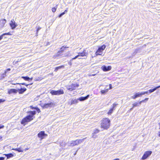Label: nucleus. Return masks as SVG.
<instances>
[{"instance_id": "nucleus-1", "label": "nucleus", "mask_w": 160, "mask_h": 160, "mask_svg": "<svg viewBox=\"0 0 160 160\" xmlns=\"http://www.w3.org/2000/svg\"><path fill=\"white\" fill-rule=\"evenodd\" d=\"M29 115H27L21 121V123L22 124L25 125L27 124L28 122L32 121L35 118L34 116L36 114L35 111H29L27 112Z\"/></svg>"}, {"instance_id": "nucleus-2", "label": "nucleus", "mask_w": 160, "mask_h": 160, "mask_svg": "<svg viewBox=\"0 0 160 160\" xmlns=\"http://www.w3.org/2000/svg\"><path fill=\"white\" fill-rule=\"evenodd\" d=\"M44 103L40 101V102L39 104L40 105L43 109L47 108H50L55 105L54 103L52 102V100L49 98H46L44 100Z\"/></svg>"}, {"instance_id": "nucleus-3", "label": "nucleus", "mask_w": 160, "mask_h": 160, "mask_svg": "<svg viewBox=\"0 0 160 160\" xmlns=\"http://www.w3.org/2000/svg\"><path fill=\"white\" fill-rule=\"evenodd\" d=\"M111 121L107 118H103L101 121L100 127L104 130H107L110 126Z\"/></svg>"}, {"instance_id": "nucleus-4", "label": "nucleus", "mask_w": 160, "mask_h": 160, "mask_svg": "<svg viewBox=\"0 0 160 160\" xmlns=\"http://www.w3.org/2000/svg\"><path fill=\"white\" fill-rule=\"evenodd\" d=\"M69 48L68 47L66 46H63L60 48V50L58 51L56 54L54 55L53 57L56 58L61 56L62 55V53L67 48Z\"/></svg>"}, {"instance_id": "nucleus-5", "label": "nucleus", "mask_w": 160, "mask_h": 160, "mask_svg": "<svg viewBox=\"0 0 160 160\" xmlns=\"http://www.w3.org/2000/svg\"><path fill=\"white\" fill-rule=\"evenodd\" d=\"M79 86V84L78 83H72L71 84L68 85L67 87L68 90L70 91H72L76 89Z\"/></svg>"}, {"instance_id": "nucleus-6", "label": "nucleus", "mask_w": 160, "mask_h": 160, "mask_svg": "<svg viewBox=\"0 0 160 160\" xmlns=\"http://www.w3.org/2000/svg\"><path fill=\"white\" fill-rule=\"evenodd\" d=\"M50 93L52 95H59L63 94L64 92L63 89H60L57 91L52 90L50 91Z\"/></svg>"}, {"instance_id": "nucleus-7", "label": "nucleus", "mask_w": 160, "mask_h": 160, "mask_svg": "<svg viewBox=\"0 0 160 160\" xmlns=\"http://www.w3.org/2000/svg\"><path fill=\"white\" fill-rule=\"evenodd\" d=\"M106 47L105 45H103L100 47L99 48L96 52L95 54L96 55H101L102 54L103 51L105 49Z\"/></svg>"}, {"instance_id": "nucleus-8", "label": "nucleus", "mask_w": 160, "mask_h": 160, "mask_svg": "<svg viewBox=\"0 0 160 160\" xmlns=\"http://www.w3.org/2000/svg\"><path fill=\"white\" fill-rule=\"evenodd\" d=\"M86 138H83L82 139H77L73 141L70 144L71 146H73L77 145L79 143L82 142Z\"/></svg>"}, {"instance_id": "nucleus-9", "label": "nucleus", "mask_w": 160, "mask_h": 160, "mask_svg": "<svg viewBox=\"0 0 160 160\" xmlns=\"http://www.w3.org/2000/svg\"><path fill=\"white\" fill-rule=\"evenodd\" d=\"M152 153V151H147L145 152L141 158V159L144 160L146 159Z\"/></svg>"}, {"instance_id": "nucleus-10", "label": "nucleus", "mask_w": 160, "mask_h": 160, "mask_svg": "<svg viewBox=\"0 0 160 160\" xmlns=\"http://www.w3.org/2000/svg\"><path fill=\"white\" fill-rule=\"evenodd\" d=\"M9 25L12 29H14L18 26L13 19L10 21Z\"/></svg>"}, {"instance_id": "nucleus-11", "label": "nucleus", "mask_w": 160, "mask_h": 160, "mask_svg": "<svg viewBox=\"0 0 160 160\" xmlns=\"http://www.w3.org/2000/svg\"><path fill=\"white\" fill-rule=\"evenodd\" d=\"M47 134L45 133L44 131H41L38 134V136L40 138L41 140L42 139L44 136H47Z\"/></svg>"}, {"instance_id": "nucleus-12", "label": "nucleus", "mask_w": 160, "mask_h": 160, "mask_svg": "<svg viewBox=\"0 0 160 160\" xmlns=\"http://www.w3.org/2000/svg\"><path fill=\"white\" fill-rule=\"evenodd\" d=\"M18 90L15 88H11L8 90V93L9 94H15L17 93Z\"/></svg>"}, {"instance_id": "nucleus-13", "label": "nucleus", "mask_w": 160, "mask_h": 160, "mask_svg": "<svg viewBox=\"0 0 160 160\" xmlns=\"http://www.w3.org/2000/svg\"><path fill=\"white\" fill-rule=\"evenodd\" d=\"M102 69L104 72H106L111 70L112 67L111 66H109L107 67L105 65L103 66L102 68Z\"/></svg>"}, {"instance_id": "nucleus-14", "label": "nucleus", "mask_w": 160, "mask_h": 160, "mask_svg": "<svg viewBox=\"0 0 160 160\" xmlns=\"http://www.w3.org/2000/svg\"><path fill=\"white\" fill-rule=\"evenodd\" d=\"M88 54L86 52V50L84 49L83 50L82 52H79L78 53V56L84 57L87 56Z\"/></svg>"}, {"instance_id": "nucleus-15", "label": "nucleus", "mask_w": 160, "mask_h": 160, "mask_svg": "<svg viewBox=\"0 0 160 160\" xmlns=\"http://www.w3.org/2000/svg\"><path fill=\"white\" fill-rule=\"evenodd\" d=\"M142 95L141 92L140 93H136L132 97V98L133 99H135L138 97H141Z\"/></svg>"}, {"instance_id": "nucleus-16", "label": "nucleus", "mask_w": 160, "mask_h": 160, "mask_svg": "<svg viewBox=\"0 0 160 160\" xmlns=\"http://www.w3.org/2000/svg\"><path fill=\"white\" fill-rule=\"evenodd\" d=\"M6 22V20L5 19H1L0 21V26L3 27Z\"/></svg>"}, {"instance_id": "nucleus-17", "label": "nucleus", "mask_w": 160, "mask_h": 160, "mask_svg": "<svg viewBox=\"0 0 160 160\" xmlns=\"http://www.w3.org/2000/svg\"><path fill=\"white\" fill-rule=\"evenodd\" d=\"M27 90V89L26 88H21L19 89L18 90V92L19 94H23L25 91Z\"/></svg>"}, {"instance_id": "nucleus-18", "label": "nucleus", "mask_w": 160, "mask_h": 160, "mask_svg": "<svg viewBox=\"0 0 160 160\" xmlns=\"http://www.w3.org/2000/svg\"><path fill=\"white\" fill-rule=\"evenodd\" d=\"M141 103H139V102H135L133 104H132V108H131L130 109V110H131L133 108L138 106Z\"/></svg>"}, {"instance_id": "nucleus-19", "label": "nucleus", "mask_w": 160, "mask_h": 160, "mask_svg": "<svg viewBox=\"0 0 160 160\" xmlns=\"http://www.w3.org/2000/svg\"><path fill=\"white\" fill-rule=\"evenodd\" d=\"M89 95H88L85 97H81L79 98L78 100L80 101H84L86 99L89 97Z\"/></svg>"}, {"instance_id": "nucleus-20", "label": "nucleus", "mask_w": 160, "mask_h": 160, "mask_svg": "<svg viewBox=\"0 0 160 160\" xmlns=\"http://www.w3.org/2000/svg\"><path fill=\"white\" fill-rule=\"evenodd\" d=\"M12 149L15 151H17L18 152H22L24 151V150L22 149L21 148H13Z\"/></svg>"}, {"instance_id": "nucleus-21", "label": "nucleus", "mask_w": 160, "mask_h": 160, "mask_svg": "<svg viewBox=\"0 0 160 160\" xmlns=\"http://www.w3.org/2000/svg\"><path fill=\"white\" fill-rule=\"evenodd\" d=\"M12 34H11V32H8L7 33H5L2 34V35L0 36V40H1L2 38V37L4 35H11Z\"/></svg>"}, {"instance_id": "nucleus-22", "label": "nucleus", "mask_w": 160, "mask_h": 160, "mask_svg": "<svg viewBox=\"0 0 160 160\" xmlns=\"http://www.w3.org/2000/svg\"><path fill=\"white\" fill-rule=\"evenodd\" d=\"M159 88H160V85L159 86L156 87L155 88H154L153 89L149 90H148V92L150 93H152V92H153L155 90H156L157 89H158Z\"/></svg>"}, {"instance_id": "nucleus-23", "label": "nucleus", "mask_w": 160, "mask_h": 160, "mask_svg": "<svg viewBox=\"0 0 160 160\" xmlns=\"http://www.w3.org/2000/svg\"><path fill=\"white\" fill-rule=\"evenodd\" d=\"M64 67V65H62L61 66L57 67L55 68L54 71L56 72L59 69H60L62 68H63Z\"/></svg>"}, {"instance_id": "nucleus-24", "label": "nucleus", "mask_w": 160, "mask_h": 160, "mask_svg": "<svg viewBox=\"0 0 160 160\" xmlns=\"http://www.w3.org/2000/svg\"><path fill=\"white\" fill-rule=\"evenodd\" d=\"M4 155H5V156H6V157L8 159L11 158H12L13 156V155L11 153H10L7 154H5Z\"/></svg>"}, {"instance_id": "nucleus-25", "label": "nucleus", "mask_w": 160, "mask_h": 160, "mask_svg": "<svg viewBox=\"0 0 160 160\" xmlns=\"http://www.w3.org/2000/svg\"><path fill=\"white\" fill-rule=\"evenodd\" d=\"M22 78H23L25 81H29L30 79L32 80L33 79L32 78H30L29 77L27 76L22 77Z\"/></svg>"}, {"instance_id": "nucleus-26", "label": "nucleus", "mask_w": 160, "mask_h": 160, "mask_svg": "<svg viewBox=\"0 0 160 160\" xmlns=\"http://www.w3.org/2000/svg\"><path fill=\"white\" fill-rule=\"evenodd\" d=\"M78 102V100L75 99L74 100H73L71 101V102L70 105H72L73 104H76Z\"/></svg>"}, {"instance_id": "nucleus-27", "label": "nucleus", "mask_w": 160, "mask_h": 160, "mask_svg": "<svg viewBox=\"0 0 160 160\" xmlns=\"http://www.w3.org/2000/svg\"><path fill=\"white\" fill-rule=\"evenodd\" d=\"M114 110L113 109V108H110V109L109 110L108 112H107V114L108 115H111L113 112V111Z\"/></svg>"}, {"instance_id": "nucleus-28", "label": "nucleus", "mask_w": 160, "mask_h": 160, "mask_svg": "<svg viewBox=\"0 0 160 160\" xmlns=\"http://www.w3.org/2000/svg\"><path fill=\"white\" fill-rule=\"evenodd\" d=\"M68 12V8H67L64 11V12L60 13L58 16L59 17H60L61 16L64 15L66 12Z\"/></svg>"}, {"instance_id": "nucleus-29", "label": "nucleus", "mask_w": 160, "mask_h": 160, "mask_svg": "<svg viewBox=\"0 0 160 160\" xmlns=\"http://www.w3.org/2000/svg\"><path fill=\"white\" fill-rule=\"evenodd\" d=\"M108 89L105 90H102L101 91V93L102 94H105L108 91Z\"/></svg>"}, {"instance_id": "nucleus-30", "label": "nucleus", "mask_w": 160, "mask_h": 160, "mask_svg": "<svg viewBox=\"0 0 160 160\" xmlns=\"http://www.w3.org/2000/svg\"><path fill=\"white\" fill-rule=\"evenodd\" d=\"M57 8V5L56 6V7H53L52 9V11L53 12H55Z\"/></svg>"}, {"instance_id": "nucleus-31", "label": "nucleus", "mask_w": 160, "mask_h": 160, "mask_svg": "<svg viewBox=\"0 0 160 160\" xmlns=\"http://www.w3.org/2000/svg\"><path fill=\"white\" fill-rule=\"evenodd\" d=\"M118 105V103H114L112 104V107L111 108H113L114 110H115V108Z\"/></svg>"}, {"instance_id": "nucleus-32", "label": "nucleus", "mask_w": 160, "mask_h": 160, "mask_svg": "<svg viewBox=\"0 0 160 160\" xmlns=\"http://www.w3.org/2000/svg\"><path fill=\"white\" fill-rule=\"evenodd\" d=\"M99 132V130H98V129H95L93 133V134H95L96 133H97Z\"/></svg>"}, {"instance_id": "nucleus-33", "label": "nucleus", "mask_w": 160, "mask_h": 160, "mask_svg": "<svg viewBox=\"0 0 160 160\" xmlns=\"http://www.w3.org/2000/svg\"><path fill=\"white\" fill-rule=\"evenodd\" d=\"M148 99V98H145V99H144V100H143L141 101H139V103H141L142 102H143L145 101H147Z\"/></svg>"}, {"instance_id": "nucleus-34", "label": "nucleus", "mask_w": 160, "mask_h": 160, "mask_svg": "<svg viewBox=\"0 0 160 160\" xmlns=\"http://www.w3.org/2000/svg\"><path fill=\"white\" fill-rule=\"evenodd\" d=\"M18 84H21V85H25L26 86H28V85H29V84H26V83H24V82L22 83H18ZM32 83H31V84H29V85H32Z\"/></svg>"}, {"instance_id": "nucleus-35", "label": "nucleus", "mask_w": 160, "mask_h": 160, "mask_svg": "<svg viewBox=\"0 0 160 160\" xmlns=\"http://www.w3.org/2000/svg\"><path fill=\"white\" fill-rule=\"evenodd\" d=\"M36 110L37 111L38 113H40L41 112L40 109L38 107H36Z\"/></svg>"}, {"instance_id": "nucleus-36", "label": "nucleus", "mask_w": 160, "mask_h": 160, "mask_svg": "<svg viewBox=\"0 0 160 160\" xmlns=\"http://www.w3.org/2000/svg\"><path fill=\"white\" fill-rule=\"evenodd\" d=\"M11 70V69L10 68H8L5 71V72H4V73H6L7 72H8V71H10Z\"/></svg>"}, {"instance_id": "nucleus-37", "label": "nucleus", "mask_w": 160, "mask_h": 160, "mask_svg": "<svg viewBox=\"0 0 160 160\" xmlns=\"http://www.w3.org/2000/svg\"><path fill=\"white\" fill-rule=\"evenodd\" d=\"M5 101V100L3 99H0V103L3 102Z\"/></svg>"}, {"instance_id": "nucleus-38", "label": "nucleus", "mask_w": 160, "mask_h": 160, "mask_svg": "<svg viewBox=\"0 0 160 160\" xmlns=\"http://www.w3.org/2000/svg\"><path fill=\"white\" fill-rule=\"evenodd\" d=\"M141 93H142V95H143L145 94L148 93V91H145V92H142Z\"/></svg>"}, {"instance_id": "nucleus-39", "label": "nucleus", "mask_w": 160, "mask_h": 160, "mask_svg": "<svg viewBox=\"0 0 160 160\" xmlns=\"http://www.w3.org/2000/svg\"><path fill=\"white\" fill-rule=\"evenodd\" d=\"M158 124L159 125V129H160V131L158 133V136L159 137H160V122Z\"/></svg>"}, {"instance_id": "nucleus-40", "label": "nucleus", "mask_w": 160, "mask_h": 160, "mask_svg": "<svg viewBox=\"0 0 160 160\" xmlns=\"http://www.w3.org/2000/svg\"><path fill=\"white\" fill-rule=\"evenodd\" d=\"M41 28L40 27H38L37 28V30H36L37 33H38L39 30L41 29Z\"/></svg>"}, {"instance_id": "nucleus-41", "label": "nucleus", "mask_w": 160, "mask_h": 160, "mask_svg": "<svg viewBox=\"0 0 160 160\" xmlns=\"http://www.w3.org/2000/svg\"><path fill=\"white\" fill-rule=\"evenodd\" d=\"M30 108L32 109H36V107H33L32 106H30Z\"/></svg>"}, {"instance_id": "nucleus-42", "label": "nucleus", "mask_w": 160, "mask_h": 160, "mask_svg": "<svg viewBox=\"0 0 160 160\" xmlns=\"http://www.w3.org/2000/svg\"><path fill=\"white\" fill-rule=\"evenodd\" d=\"M4 127V125L2 124H0V129L3 128Z\"/></svg>"}, {"instance_id": "nucleus-43", "label": "nucleus", "mask_w": 160, "mask_h": 160, "mask_svg": "<svg viewBox=\"0 0 160 160\" xmlns=\"http://www.w3.org/2000/svg\"><path fill=\"white\" fill-rule=\"evenodd\" d=\"M78 55H77V56H76L74 58H72V60H73V59H76V58H77L78 57Z\"/></svg>"}, {"instance_id": "nucleus-44", "label": "nucleus", "mask_w": 160, "mask_h": 160, "mask_svg": "<svg viewBox=\"0 0 160 160\" xmlns=\"http://www.w3.org/2000/svg\"><path fill=\"white\" fill-rule=\"evenodd\" d=\"M109 88L108 89H111L112 88V85L111 84H109Z\"/></svg>"}, {"instance_id": "nucleus-45", "label": "nucleus", "mask_w": 160, "mask_h": 160, "mask_svg": "<svg viewBox=\"0 0 160 160\" xmlns=\"http://www.w3.org/2000/svg\"><path fill=\"white\" fill-rule=\"evenodd\" d=\"M4 158L3 157H0V160H4Z\"/></svg>"}, {"instance_id": "nucleus-46", "label": "nucleus", "mask_w": 160, "mask_h": 160, "mask_svg": "<svg viewBox=\"0 0 160 160\" xmlns=\"http://www.w3.org/2000/svg\"><path fill=\"white\" fill-rule=\"evenodd\" d=\"M29 149V148H26L25 149H24V151H26L27 150H28Z\"/></svg>"}, {"instance_id": "nucleus-47", "label": "nucleus", "mask_w": 160, "mask_h": 160, "mask_svg": "<svg viewBox=\"0 0 160 160\" xmlns=\"http://www.w3.org/2000/svg\"><path fill=\"white\" fill-rule=\"evenodd\" d=\"M68 55H65V56H64V57H68Z\"/></svg>"}, {"instance_id": "nucleus-48", "label": "nucleus", "mask_w": 160, "mask_h": 160, "mask_svg": "<svg viewBox=\"0 0 160 160\" xmlns=\"http://www.w3.org/2000/svg\"><path fill=\"white\" fill-rule=\"evenodd\" d=\"M36 160H42L40 159H36Z\"/></svg>"}, {"instance_id": "nucleus-49", "label": "nucleus", "mask_w": 160, "mask_h": 160, "mask_svg": "<svg viewBox=\"0 0 160 160\" xmlns=\"http://www.w3.org/2000/svg\"><path fill=\"white\" fill-rule=\"evenodd\" d=\"M2 139V137L1 136H0V140H1Z\"/></svg>"}]
</instances>
